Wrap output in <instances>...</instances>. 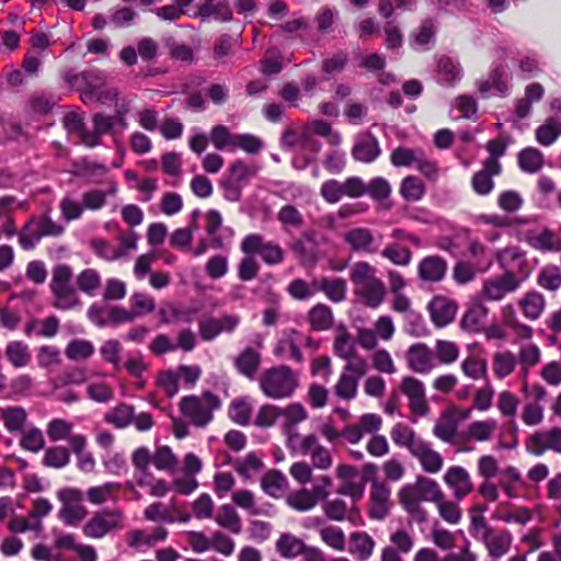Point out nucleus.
I'll return each instance as SVG.
<instances>
[{"label": "nucleus", "instance_id": "30", "mask_svg": "<svg viewBox=\"0 0 561 561\" xmlns=\"http://www.w3.org/2000/svg\"><path fill=\"white\" fill-rule=\"evenodd\" d=\"M313 285L318 291H322L333 302H341L346 298L347 285L343 278L320 277L313 279Z\"/></svg>", "mask_w": 561, "mask_h": 561}, {"label": "nucleus", "instance_id": "47", "mask_svg": "<svg viewBox=\"0 0 561 561\" xmlns=\"http://www.w3.org/2000/svg\"><path fill=\"white\" fill-rule=\"evenodd\" d=\"M488 316V308L482 304L472 305L461 319V327L470 332H479Z\"/></svg>", "mask_w": 561, "mask_h": 561}, {"label": "nucleus", "instance_id": "37", "mask_svg": "<svg viewBox=\"0 0 561 561\" xmlns=\"http://www.w3.org/2000/svg\"><path fill=\"white\" fill-rule=\"evenodd\" d=\"M497 261L504 268V273L517 275V272L526 265L524 253L516 247H507L497 253Z\"/></svg>", "mask_w": 561, "mask_h": 561}, {"label": "nucleus", "instance_id": "39", "mask_svg": "<svg viewBox=\"0 0 561 561\" xmlns=\"http://www.w3.org/2000/svg\"><path fill=\"white\" fill-rule=\"evenodd\" d=\"M276 219L285 231L299 230L305 225L302 213L293 204L283 205L276 214Z\"/></svg>", "mask_w": 561, "mask_h": 561}, {"label": "nucleus", "instance_id": "8", "mask_svg": "<svg viewBox=\"0 0 561 561\" xmlns=\"http://www.w3.org/2000/svg\"><path fill=\"white\" fill-rule=\"evenodd\" d=\"M368 370V363L364 357H354L344 367L333 387L336 398L351 401L357 397L358 383Z\"/></svg>", "mask_w": 561, "mask_h": 561}, {"label": "nucleus", "instance_id": "10", "mask_svg": "<svg viewBox=\"0 0 561 561\" xmlns=\"http://www.w3.org/2000/svg\"><path fill=\"white\" fill-rule=\"evenodd\" d=\"M61 502L59 518L68 526H75L88 515V510L82 505L83 492L77 488H64L57 492Z\"/></svg>", "mask_w": 561, "mask_h": 561}, {"label": "nucleus", "instance_id": "43", "mask_svg": "<svg viewBox=\"0 0 561 561\" xmlns=\"http://www.w3.org/2000/svg\"><path fill=\"white\" fill-rule=\"evenodd\" d=\"M332 309L324 304L314 305L308 312L310 327L316 331H325L333 325Z\"/></svg>", "mask_w": 561, "mask_h": 561}, {"label": "nucleus", "instance_id": "42", "mask_svg": "<svg viewBox=\"0 0 561 561\" xmlns=\"http://www.w3.org/2000/svg\"><path fill=\"white\" fill-rule=\"evenodd\" d=\"M439 517L449 525H458L462 519V510L456 501L448 500L442 492L435 502Z\"/></svg>", "mask_w": 561, "mask_h": 561}, {"label": "nucleus", "instance_id": "53", "mask_svg": "<svg viewBox=\"0 0 561 561\" xmlns=\"http://www.w3.org/2000/svg\"><path fill=\"white\" fill-rule=\"evenodd\" d=\"M78 289L88 296H94L102 284L101 274L94 268H85L77 275Z\"/></svg>", "mask_w": 561, "mask_h": 561}, {"label": "nucleus", "instance_id": "6", "mask_svg": "<svg viewBox=\"0 0 561 561\" xmlns=\"http://www.w3.org/2000/svg\"><path fill=\"white\" fill-rule=\"evenodd\" d=\"M62 225L54 221L48 214L32 217L19 232V243L24 250H32L46 237H59L64 233Z\"/></svg>", "mask_w": 561, "mask_h": 561}, {"label": "nucleus", "instance_id": "54", "mask_svg": "<svg viewBox=\"0 0 561 561\" xmlns=\"http://www.w3.org/2000/svg\"><path fill=\"white\" fill-rule=\"evenodd\" d=\"M518 165L527 173H536L543 165V154L540 150L528 147L518 153Z\"/></svg>", "mask_w": 561, "mask_h": 561}, {"label": "nucleus", "instance_id": "13", "mask_svg": "<svg viewBox=\"0 0 561 561\" xmlns=\"http://www.w3.org/2000/svg\"><path fill=\"white\" fill-rule=\"evenodd\" d=\"M525 450L536 457L542 456L548 450L561 454V427L535 431L525 438Z\"/></svg>", "mask_w": 561, "mask_h": 561}, {"label": "nucleus", "instance_id": "61", "mask_svg": "<svg viewBox=\"0 0 561 561\" xmlns=\"http://www.w3.org/2000/svg\"><path fill=\"white\" fill-rule=\"evenodd\" d=\"M516 366V357L510 351L497 352L493 356V370L500 379L512 374Z\"/></svg>", "mask_w": 561, "mask_h": 561}, {"label": "nucleus", "instance_id": "44", "mask_svg": "<svg viewBox=\"0 0 561 561\" xmlns=\"http://www.w3.org/2000/svg\"><path fill=\"white\" fill-rule=\"evenodd\" d=\"M73 424L65 419L55 417L46 425V434L51 442L67 440L71 446V440L78 434H72Z\"/></svg>", "mask_w": 561, "mask_h": 561}, {"label": "nucleus", "instance_id": "18", "mask_svg": "<svg viewBox=\"0 0 561 561\" xmlns=\"http://www.w3.org/2000/svg\"><path fill=\"white\" fill-rule=\"evenodd\" d=\"M294 439L300 440V453L310 457L314 468L327 470L332 466L333 461L330 451L319 443L314 434L306 436L294 434L290 436V440L293 442Z\"/></svg>", "mask_w": 561, "mask_h": 561}, {"label": "nucleus", "instance_id": "26", "mask_svg": "<svg viewBox=\"0 0 561 561\" xmlns=\"http://www.w3.org/2000/svg\"><path fill=\"white\" fill-rule=\"evenodd\" d=\"M306 545L304 539L293 533H282L275 541V551L285 560H295L301 556Z\"/></svg>", "mask_w": 561, "mask_h": 561}, {"label": "nucleus", "instance_id": "62", "mask_svg": "<svg viewBox=\"0 0 561 561\" xmlns=\"http://www.w3.org/2000/svg\"><path fill=\"white\" fill-rule=\"evenodd\" d=\"M286 503L295 511L307 512L316 506V497L309 493L308 489H300L289 493L286 496Z\"/></svg>", "mask_w": 561, "mask_h": 561}, {"label": "nucleus", "instance_id": "59", "mask_svg": "<svg viewBox=\"0 0 561 561\" xmlns=\"http://www.w3.org/2000/svg\"><path fill=\"white\" fill-rule=\"evenodd\" d=\"M537 284L550 291H556L561 287V270L556 265L543 266L537 275Z\"/></svg>", "mask_w": 561, "mask_h": 561}, {"label": "nucleus", "instance_id": "24", "mask_svg": "<svg viewBox=\"0 0 561 561\" xmlns=\"http://www.w3.org/2000/svg\"><path fill=\"white\" fill-rule=\"evenodd\" d=\"M431 319L438 328L451 323L456 317L457 304L446 297L436 296L428 305Z\"/></svg>", "mask_w": 561, "mask_h": 561}, {"label": "nucleus", "instance_id": "63", "mask_svg": "<svg viewBox=\"0 0 561 561\" xmlns=\"http://www.w3.org/2000/svg\"><path fill=\"white\" fill-rule=\"evenodd\" d=\"M133 407L122 403L112 409L105 414V421L113 424L117 428H124L131 424L133 421Z\"/></svg>", "mask_w": 561, "mask_h": 561}, {"label": "nucleus", "instance_id": "52", "mask_svg": "<svg viewBox=\"0 0 561 561\" xmlns=\"http://www.w3.org/2000/svg\"><path fill=\"white\" fill-rule=\"evenodd\" d=\"M485 511L484 506H474L470 512L469 531L473 538L481 541L484 536H488L495 528L491 527L483 516Z\"/></svg>", "mask_w": 561, "mask_h": 561}, {"label": "nucleus", "instance_id": "40", "mask_svg": "<svg viewBox=\"0 0 561 561\" xmlns=\"http://www.w3.org/2000/svg\"><path fill=\"white\" fill-rule=\"evenodd\" d=\"M196 15L204 21L208 20L209 18H214L219 22L232 21V10L228 1H221L218 3H203L198 7Z\"/></svg>", "mask_w": 561, "mask_h": 561}, {"label": "nucleus", "instance_id": "55", "mask_svg": "<svg viewBox=\"0 0 561 561\" xmlns=\"http://www.w3.org/2000/svg\"><path fill=\"white\" fill-rule=\"evenodd\" d=\"M438 81L443 84H453L460 80L461 68L458 62L454 61L449 57H443L438 61L437 66Z\"/></svg>", "mask_w": 561, "mask_h": 561}, {"label": "nucleus", "instance_id": "14", "mask_svg": "<svg viewBox=\"0 0 561 561\" xmlns=\"http://www.w3.org/2000/svg\"><path fill=\"white\" fill-rule=\"evenodd\" d=\"M263 347V337L261 335H256L253 341V345L244 347L234 356L233 367L239 375L250 380L255 379L262 364Z\"/></svg>", "mask_w": 561, "mask_h": 561}, {"label": "nucleus", "instance_id": "46", "mask_svg": "<svg viewBox=\"0 0 561 561\" xmlns=\"http://www.w3.org/2000/svg\"><path fill=\"white\" fill-rule=\"evenodd\" d=\"M501 174L483 164V168L476 172L471 179V186L476 194L480 196L489 195L494 188L493 176Z\"/></svg>", "mask_w": 561, "mask_h": 561}, {"label": "nucleus", "instance_id": "60", "mask_svg": "<svg viewBox=\"0 0 561 561\" xmlns=\"http://www.w3.org/2000/svg\"><path fill=\"white\" fill-rule=\"evenodd\" d=\"M236 134H231L225 125H216L211 128L209 141L218 150L233 151Z\"/></svg>", "mask_w": 561, "mask_h": 561}, {"label": "nucleus", "instance_id": "36", "mask_svg": "<svg viewBox=\"0 0 561 561\" xmlns=\"http://www.w3.org/2000/svg\"><path fill=\"white\" fill-rule=\"evenodd\" d=\"M4 355L14 368L26 367L32 360L28 345L19 340L11 341L5 345Z\"/></svg>", "mask_w": 561, "mask_h": 561}, {"label": "nucleus", "instance_id": "23", "mask_svg": "<svg viewBox=\"0 0 561 561\" xmlns=\"http://www.w3.org/2000/svg\"><path fill=\"white\" fill-rule=\"evenodd\" d=\"M391 490L382 482L374 481L370 490L369 516L373 519H383L390 508Z\"/></svg>", "mask_w": 561, "mask_h": 561}, {"label": "nucleus", "instance_id": "4", "mask_svg": "<svg viewBox=\"0 0 561 561\" xmlns=\"http://www.w3.org/2000/svg\"><path fill=\"white\" fill-rule=\"evenodd\" d=\"M73 271L67 264H57L53 267L49 283L54 296L53 306L59 310H70L80 305L77 288L72 284Z\"/></svg>", "mask_w": 561, "mask_h": 561}, {"label": "nucleus", "instance_id": "9", "mask_svg": "<svg viewBox=\"0 0 561 561\" xmlns=\"http://www.w3.org/2000/svg\"><path fill=\"white\" fill-rule=\"evenodd\" d=\"M124 512L121 508H105L95 513L83 526L85 537L101 539L107 534L122 529Z\"/></svg>", "mask_w": 561, "mask_h": 561}, {"label": "nucleus", "instance_id": "5", "mask_svg": "<svg viewBox=\"0 0 561 561\" xmlns=\"http://www.w3.org/2000/svg\"><path fill=\"white\" fill-rule=\"evenodd\" d=\"M220 399L210 391L202 396H186L180 402L181 413L197 427H205L214 419V411L219 409Z\"/></svg>", "mask_w": 561, "mask_h": 561}, {"label": "nucleus", "instance_id": "3", "mask_svg": "<svg viewBox=\"0 0 561 561\" xmlns=\"http://www.w3.org/2000/svg\"><path fill=\"white\" fill-rule=\"evenodd\" d=\"M259 386L267 398L282 400L290 398L299 386V373L287 365H277L265 369Z\"/></svg>", "mask_w": 561, "mask_h": 561}, {"label": "nucleus", "instance_id": "19", "mask_svg": "<svg viewBox=\"0 0 561 561\" xmlns=\"http://www.w3.org/2000/svg\"><path fill=\"white\" fill-rule=\"evenodd\" d=\"M317 236L316 230H306L289 243V249L302 265H314L319 260Z\"/></svg>", "mask_w": 561, "mask_h": 561}, {"label": "nucleus", "instance_id": "32", "mask_svg": "<svg viewBox=\"0 0 561 561\" xmlns=\"http://www.w3.org/2000/svg\"><path fill=\"white\" fill-rule=\"evenodd\" d=\"M27 412L21 405L0 408V417L9 433H22L27 422Z\"/></svg>", "mask_w": 561, "mask_h": 561}, {"label": "nucleus", "instance_id": "2", "mask_svg": "<svg viewBox=\"0 0 561 561\" xmlns=\"http://www.w3.org/2000/svg\"><path fill=\"white\" fill-rule=\"evenodd\" d=\"M355 297L366 307L376 309L385 300L387 288L377 270L366 261L355 262L348 272Z\"/></svg>", "mask_w": 561, "mask_h": 561}, {"label": "nucleus", "instance_id": "58", "mask_svg": "<svg viewBox=\"0 0 561 561\" xmlns=\"http://www.w3.org/2000/svg\"><path fill=\"white\" fill-rule=\"evenodd\" d=\"M496 427L497 422L493 419L474 421L469 424L467 434L471 439L486 442L492 438Z\"/></svg>", "mask_w": 561, "mask_h": 561}, {"label": "nucleus", "instance_id": "21", "mask_svg": "<svg viewBox=\"0 0 561 561\" xmlns=\"http://www.w3.org/2000/svg\"><path fill=\"white\" fill-rule=\"evenodd\" d=\"M302 335L295 329L284 331L283 336L277 341L274 347V355L295 360L304 362V355L300 351Z\"/></svg>", "mask_w": 561, "mask_h": 561}, {"label": "nucleus", "instance_id": "11", "mask_svg": "<svg viewBox=\"0 0 561 561\" xmlns=\"http://www.w3.org/2000/svg\"><path fill=\"white\" fill-rule=\"evenodd\" d=\"M128 111L129 101L123 99L119 108L116 110L115 116H108L101 113L95 114L92 117L93 130L83 133V144L90 148L99 146L100 137L104 134L111 133L116 122L121 123L123 126L126 125L125 115Z\"/></svg>", "mask_w": 561, "mask_h": 561}, {"label": "nucleus", "instance_id": "1", "mask_svg": "<svg viewBox=\"0 0 561 561\" xmlns=\"http://www.w3.org/2000/svg\"><path fill=\"white\" fill-rule=\"evenodd\" d=\"M442 492L443 490L434 479L420 474L416 476L413 483H408L400 489L398 500L414 522L424 523L427 520L428 514L421 503L432 502L435 504Z\"/></svg>", "mask_w": 561, "mask_h": 561}, {"label": "nucleus", "instance_id": "48", "mask_svg": "<svg viewBox=\"0 0 561 561\" xmlns=\"http://www.w3.org/2000/svg\"><path fill=\"white\" fill-rule=\"evenodd\" d=\"M215 522L220 527L226 528L234 535L240 534L242 530L241 518L236 510L229 504H225L219 507L215 517Z\"/></svg>", "mask_w": 561, "mask_h": 561}, {"label": "nucleus", "instance_id": "51", "mask_svg": "<svg viewBox=\"0 0 561 561\" xmlns=\"http://www.w3.org/2000/svg\"><path fill=\"white\" fill-rule=\"evenodd\" d=\"M433 352L435 355L436 365H451L456 363L459 357L458 345L455 342L448 340H436Z\"/></svg>", "mask_w": 561, "mask_h": 561}, {"label": "nucleus", "instance_id": "17", "mask_svg": "<svg viewBox=\"0 0 561 561\" xmlns=\"http://www.w3.org/2000/svg\"><path fill=\"white\" fill-rule=\"evenodd\" d=\"M408 368L420 375H427L436 367V359L433 350L423 342H417L405 351Z\"/></svg>", "mask_w": 561, "mask_h": 561}, {"label": "nucleus", "instance_id": "56", "mask_svg": "<svg viewBox=\"0 0 561 561\" xmlns=\"http://www.w3.org/2000/svg\"><path fill=\"white\" fill-rule=\"evenodd\" d=\"M561 135V122L551 117L536 129V140L542 146L552 145Z\"/></svg>", "mask_w": 561, "mask_h": 561}, {"label": "nucleus", "instance_id": "16", "mask_svg": "<svg viewBox=\"0 0 561 561\" xmlns=\"http://www.w3.org/2000/svg\"><path fill=\"white\" fill-rule=\"evenodd\" d=\"M400 390L408 398L412 413L420 416L428 414L430 405L426 399V389L421 379L414 376L402 377Z\"/></svg>", "mask_w": 561, "mask_h": 561}, {"label": "nucleus", "instance_id": "22", "mask_svg": "<svg viewBox=\"0 0 561 561\" xmlns=\"http://www.w3.org/2000/svg\"><path fill=\"white\" fill-rule=\"evenodd\" d=\"M489 558L499 561L506 556L512 547L513 536L507 529H494L481 540Z\"/></svg>", "mask_w": 561, "mask_h": 561}, {"label": "nucleus", "instance_id": "29", "mask_svg": "<svg viewBox=\"0 0 561 561\" xmlns=\"http://www.w3.org/2000/svg\"><path fill=\"white\" fill-rule=\"evenodd\" d=\"M374 240L371 230L364 227L352 228L344 233V241L355 252L375 253Z\"/></svg>", "mask_w": 561, "mask_h": 561}, {"label": "nucleus", "instance_id": "15", "mask_svg": "<svg viewBox=\"0 0 561 561\" xmlns=\"http://www.w3.org/2000/svg\"><path fill=\"white\" fill-rule=\"evenodd\" d=\"M240 249L245 254L259 253L264 263L276 265L283 262L284 251L279 244L272 241L265 242L263 236L251 233L244 237Z\"/></svg>", "mask_w": 561, "mask_h": 561}, {"label": "nucleus", "instance_id": "45", "mask_svg": "<svg viewBox=\"0 0 561 561\" xmlns=\"http://www.w3.org/2000/svg\"><path fill=\"white\" fill-rule=\"evenodd\" d=\"M319 537L325 546L334 551L342 552L346 548L345 533L339 526L325 525L321 527L319 529Z\"/></svg>", "mask_w": 561, "mask_h": 561}, {"label": "nucleus", "instance_id": "64", "mask_svg": "<svg viewBox=\"0 0 561 561\" xmlns=\"http://www.w3.org/2000/svg\"><path fill=\"white\" fill-rule=\"evenodd\" d=\"M70 462V453L64 446H53L45 450L43 463L46 467L61 469Z\"/></svg>", "mask_w": 561, "mask_h": 561}, {"label": "nucleus", "instance_id": "33", "mask_svg": "<svg viewBox=\"0 0 561 561\" xmlns=\"http://www.w3.org/2000/svg\"><path fill=\"white\" fill-rule=\"evenodd\" d=\"M83 78L87 83L91 87V91L98 95V100L102 104H110L113 101H116V106L119 108L123 99H118V91L114 88L106 89L98 92L96 88L102 85L104 82V75L98 70H90L83 72Z\"/></svg>", "mask_w": 561, "mask_h": 561}, {"label": "nucleus", "instance_id": "41", "mask_svg": "<svg viewBox=\"0 0 561 561\" xmlns=\"http://www.w3.org/2000/svg\"><path fill=\"white\" fill-rule=\"evenodd\" d=\"M262 490L272 497H280L286 488L287 479L279 470H268L261 479Z\"/></svg>", "mask_w": 561, "mask_h": 561}, {"label": "nucleus", "instance_id": "49", "mask_svg": "<svg viewBox=\"0 0 561 561\" xmlns=\"http://www.w3.org/2000/svg\"><path fill=\"white\" fill-rule=\"evenodd\" d=\"M87 438L83 435H77L71 440V449L78 458V468L83 472H92L95 467V460L91 453L85 450Z\"/></svg>", "mask_w": 561, "mask_h": 561}, {"label": "nucleus", "instance_id": "28", "mask_svg": "<svg viewBox=\"0 0 561 561\" xmlns=\"http://www.w3.org/2000/svg\"><path fill=\"white\" fill-rule=\"evenodd\" d=\"M282 147L285 149H295L297 147L311 146L314 152L320 150V144L316 142L309 135V128L307 126L301 129L288 127L284 130L282 139Z\"/></svg>", "mask_w": 561, "mask_h": 561}, {"label": "nucleus", "instance_id": "57", "mask_svg": "<svg viewBox=\"0 0 561 561\" xmlns=\"http://www.w3.org/2000/svg\"><path fill=\"white\" fill-rule=\"evenodd\" d=\"M530 243L540 251L558 252L561 250V238L550 229H543L534 236Z\"/></svg>", "mask_w": 561, "mask_h": 561}, {"label": "nucleus", "instance_id": "12", "mask_svg": "<svg viewBox=\"0 0 561 561\" xmlns=\"http://www.w3.org/2000/svg\"><path fill=\"white\" fill-rule=\"evenodd\" d=\"M527 277H518L511 273H503L494 277H490L483 282L480 296L485 301H499L504 299L508 294L516 291L523 280Z\"/></svg>", "mask_w": 561, "mask_h": 561}, {"label": "nucleus", "instance_id": "50", "mask_svg": "<svg viewBox=\"0 0 561 561\" xmlns=\"http://www.w3.org/2000/svg\"><path fill=\"white\" fill-rule=\"evenodd\" d=\"M94 352L95 347L93 343L83 339L71 340L65 348L67 358L72 362L89 359Z\"/></svg>", "mask_w": 561, "mask_h": 561}, {"label": "nucleus", "instance_id": "27", "mask_svg": "<svg viewBox=\"0 0 561 561\" xmlns=\"http://www.w3.org/2000/svg\"><path fill=\"white\" fill-rule=\"evenodd\" d=\"M375 540L365 531H354L350 535L348 553L358 561H367L374 553Z\"/></svg>", "mask_w": 561, "mask_h": 561}, {"label": "nucleus", "instance_id": "38", "mask_svg": "<svg viewBox=\"0 0 561 561\" xmlns=\"http://www.w3.org/2000/svg\"><path fill=\"white\" fill-rule=\"evenodd\" d=\"M518 306L527 319L537 320L545 310L546 300L540 293L530 290L519 299Z\"/></svg>", "mask_w": 561, "mask_h": 561}, {"label": "nucleus", "instance_id": "34", "mask_svg": "<svg viewBox=\"0 0 561 561\" xmlns=\"http://www.w3.org/2000/svg\"><path fill=\"white\" fill-rule=\"evenodd\" d=\"M447 263L437 255L424 257L419 264V276L423 280L439 282L445 276Z\"/></svg>", "mask_w": 561, "mask_h": 561}, {"label": "nucleus", "instance_id": "35", "mask_svg": "<svg viewBox=\"0 0 561 561\" xmlns=\"http://www.w3.org/2000/svg\"><path fill=\"white\" fill-rule=\"evenodd\" d=\"M390 437L397 446L407 448L411 455L424 440L410 426L403 423H397L392 426Z\"/></svg>", "mask_w": 561, "mask_h": 561}, {"label": "nucleus", "instance_id": "31", "mask_svg": "<svg viewBox=\"0 0 561 561\" xmlns=\"http://www.w3.org/2000/svg\"><path fill=\"white\" fill-rule=\"evenodd\" d=\"M379 154L378 140L370 134L359 137L352 149L353 158L364 163L373 162Z\"/></svg>", "mask_w": 561, "mask_h": 561}, {"label": "nucleus", "instance_id": "7", "mask_svg": "<svg viewBox=\"0 0 561 561\" xmlns=\"http://www.w3.org/2000/svg\"><path fill=\"white\" fill-rule=\"evenodd\" d=\"M259 170L260 167L256 163H247L243 160L233 161L228 169V174L220 182L224 197L229 202H239L242 188L256 176Z\"/></svg>", "mask_w": 561, "mask_h": 561}, {"label": "nucleus", "instance_id": "20", "mask_svg": "<svg viewBox=\"0 0 561 561\" xmlns=\"http://www.w3.org/2000/svg\"><path fill=\"white\" fill-rule=\"evenodd\" d=\"M443 481L453 491V496L456 501H461L473 490L470 473L461 466L447 468Z\"/></svg>", "mask_w": 561, "mask_h": 561}, {"label": "nucleus", "instance_id": "25", "mask_svg": "<svg viewBox=\"0 0 561 561\" xmlns=\"http://www.w3.org/2000/svg\"><path fill=\"white\" fill-rule=\"evenodd\" d=\"M412 456L417 459L422 470L430 474L438 473L444 466L443 456L432 448V445L423 440L413 451Z\"/></svg>", "mask_w": 561, "mask_h": 561}]
</instances>
